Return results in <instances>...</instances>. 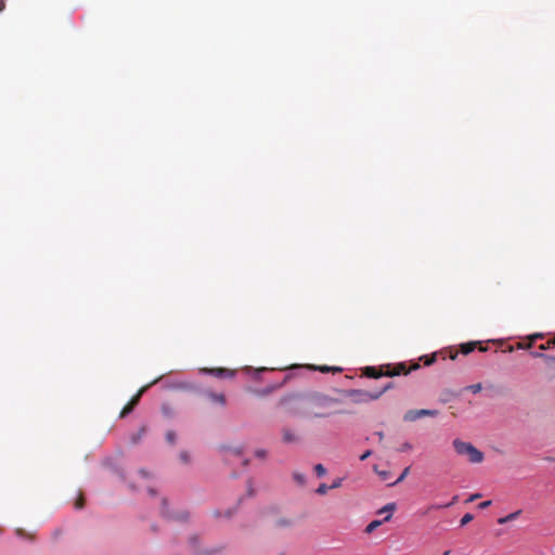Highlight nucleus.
Wrapping results in <instances>:
<instances>
[{
    "mask_svg": "<svg viewBox=\"0 0 555 555\" xmlns=\"http://www.w3.org/2000/svg\"><path fill=\"white\" fill-rule=\"evenodd\" d=\"M279 405L293 416L304 418L328 417L341 412V403L328 397H302L291 395L282 398Z\"/></svg>",
    "mask_w": 555,
    "mask_h": 555,
    "instance_id": "1",
    "label": "nucleus"
},
{
    "mask_svg": "<svg viewBox=\"0 0 555 555\" xmlns=\"http://www.w3.org/2000/svg\"><path fill=\"white\" fill-rule=\"evenodd\" d=\"M452 446L459 455L466 456L468 462L472 464H479L485 459L483 453L470 442L454 439Z\"/></svg>",
    "mask_w": 555,
    "mask_h": 555,
    "instance_id": "2",
    "label": "nucleus"
},
{
    "mask_svg": "<svg viewBox=\"0 0 555 555\" xmlns=\"http://www.w3.org/2000/svg\"><path fill=\"white\" fill-rule=\"evenodd\" d=\"M392 387L391 383L385 385L380 390L364 391V390H349V398L354 402H369L377 400L385 391Z\"/></svg>",
    "mask_w": 555,
    "mask_h": 555,
    "instance_id": "3",
    "label": "nucleus"
},
{
    "mask_svg": "<svg viewBox=\"0 0 555 555\" xmlns=\"http://www.w3.org/2000/svg\"><path fill=\"white\" fill-rule=\"evenodd\" d=\"M386 373L385 376L393 377L401 374H409L412 370H416L420 367L418 364H414L412 367H408L405 363H399L395 366H391L390 364L386 365Z\"/></svg>",
    "mask_w": 555,
    "mask_h": 555,
    "instance_id": "4",
    "label": "nucleus"
},
{
    "mask_svg": "<svg viewBox=\"0 0 555 555\" xmlns=\"http://www.w3.org/2000/svg\"><path fill=\"white\" fill-rule=\"evenodd\" d=\"M282 441L286 444L297 443L300 441L299 435L289 427H283L282 430Z\"/></svg>",
    "mask_w": 555,
    "mask_h": 555,
    "instance_id": "5",
    "label": "nucleus"
},
{
    "mask_svg": "<svg viewBox=\"0 0 555 555\" xmlns=\"http://www.w3.org/2000/svg\"><path fill=\"white\" fill-rule=\"evenodd\" d=\"M397 509V504L395 502L387 503L385 506L379 508L376 514L382 516L384 515L383 521L387 522L392 518L393 512Z\"/></svg>",
    "mask_w": 555,
    "mask_h": 555,
    "instance_id": "6",
    "label": "nucleus"
},
{
    "mask_svg": "<svg viewBox=\"0 0 555 555\" xmlns=\"http://www.w3.org/2000/svg\"><path fill=\"white\" fill-rule=\"evenodd\" d=\"M384 369H386V367L385 366H380V367L366 366L363 370V374L370 378H378V377L385 376L386 370H384Z\"/></svg>",
    "mask_w": 555,
    "mask_h": 555,
    "instance_id": "7",
    "label": "nucleus"
},
{
    "mask_svg": "<svg viewBox=\"0 0 555 555\" xmlns=\"http://www.w3.org/2000/svg\"><path fill=\"white\" fill-rule=\"evenodd\" d=\"M197 543H198L197 537H191L190 538L189 544H190V546L193 550V555H212V552H210V551H205V552L198 551L197 550Z\"/></svg>",
    "mask_w": 555,
    "mask_h": 555,
    "instance_id": "8",
    "label": "nucleus"
},
{
    "mask_svg": "<svg viewBox=\"0 0 555 555\" xmlns=\"http://www.w3.org/2000/svg\"><path fill=\"white\" fill-rule=\"evenodd\" d=\"M207 397L214 403H218L222 406L225 405V396L223 393L209 392L207 393Z\"/></svg>",
    "mask_w": 555,
    "mask_h": 555,
    "instance_id": "9",
    "label": "nucleus"
},
{
    "mask_svg": "<svg viewBox=\"0 0 555 555\" xmlns=\"http://www.w3.org/2000/svg\"><path fill=\"white\" fill-rule=\"evenodd\" d=\"M210 372L221 378H229L234 376V372L228 369H212Z\"/></svg>",
    "mask_w": 555,
    "mask_h": 555,
    "instance_id": "10",
    "label": "nucleus"
},
{
    "mask_svg": "<svg viewBox=\"0 0 555 555\" xmlns=\"http://www.w3.org/2000/svg\"><path fill=\"white\" fill-rule=\"evenodd\" d=\"M520 514H521V509H518V511H516V512H514V513H511V514H508V515H506V516H504V517L499 518V519H498V522H499L500 525L507 524V522H509V521H512V520H514V519L518 518Z\"/></svg>",
    "mask_w": 555,
    "mask_h": 555,
    "instance_id": "11",
    "label": "nucleus"
},
{
    "mask_svg": "<svg viewBox=\"0 0 555 555\" xmlns=\"http://www.w3.org/2000/svg\"><path fill=\"white\" fill-rule=\"evenodd\" d=\"M478 344L479 343H476V341H470V343L462 344L461 345V352L463 354H468V353H470L472 351H474L477 348Z\"/></svg>",
    "mask_w": 555,
    "mask_h": 555,
    "instance_id": "12",
    "label": "nucleus"
},
{
    "mask_svg": "<svg viewBox=\"0 0 555 555\" xmlns=\"http://www.w3.org/2000/svg\"><path fill=\"white\" fill-rule=\"evenodd\" d=\"M385 521H383L382 519H375V520H372L365 528V533L370 534L372 533L376 528H378L379 526H382Z\"/></svg>",
    "mask_w": 555,
    "mask_h": 555,
    "instance_id": "13",
    "label": "nucleus"
},
{
    "mask_svg": "<svg viewBox=\"0 0 555 555\" xmlns=\"http://www.w3.org/2000/svg\"><path fill=\"white\" fill-rule=\"evenodd\" d=\"M418 418H420L418 410H410L403 416V420L406 422H414Z\"/></svg>",
    "mask_w": 555,
    "mask_h": 555,
    "instance_id": "14",
    "label": "nucleus"
},
{
    "mask_svg": "<svg viewBox=\"0 0 555 555\" xmlns=\"http://www.w3.org/2000/svg\"><path fill=\"white\" fill-rule=\"evenodd\" d=\"M293 479L299 486H305L306 481H307L306 476L302 473H299V472H294L293 473Z\"/></svg>",
    "mask_w": 555,
    "mask_h": 555,
    "instance_id": "15",
    "label": "nucleus"
},
{
    "mask_svg": "<svg viewBox=\"0 0 555 555\" xmlns=\"http://www.w3.org/2000/svg\"><path fill=\"white\" fill-rule=\"evenodd\" d=\"M457 499H459V495H454L450 503H447L444 505H441V504L431 505V506L428 507V511L450 507V506H452L453 504L456 503Z\"/></svg>",
    "mask_w": 555,
    "mask_h": 555,
    "instance_id": "16",
    "label": "nucleus"
},
{
    "mask_svg": "<svg viewBox=\"0 0 555 555\" xmlns=\"http://www.w3.org/2000/svg\"><path fill=\"white\" fill-rule=\"evenodd\" d=\"M409 473H410V467H405L403 469L402 474L395 481L388 482V486H395V485L403 481L405 479V477L409 475Z\"/></svg>",
    "mask_w": 555,
    "mask_h": 555,
    "instance_id": "17",
    "label": "nucleus"
},
{
    "mask_svg": "<svg viewBox=\"0 0 555 555\" xmlns=\"http://www.w3.org/2000/svg\"><path fill=\"white\" fill-rule=\"evenodd\" d=\"M374 470L379 476L380 480L388 481L391 473L389 470H379L377 466L374 467Z\"/></svg>",
    "mask_w": 555,
    "mask_h": 555,
    "instance_id": "18",
    "label": "nucleus"
},
{
    "mask_svg": "<svg viewBox=\"0 0 555 555\" xmlns=\"http://www.w3.org/2000/svg\"><path fill=\"white\" fill-rule=\"evenodd\" d=\"M313 470L318 477H323L327 473L326 468L322 464L314 465Z\"/></svg>",
    "mask_w": 555,
    "mask_h": 555,
    "instance_id": "19",
    "label": "nucleus"
},
{
    "mask_svg": "<svg viewBox=\"0 0 555 555\" xmlns=\"http://www.w3.org/2000/svg\"><path fill=\"white\" fill-rule=\"evenodd\" d=\"M319 371H321L322 373H327V372H343V369L341 367H338V366H319L318 367Z\"/></svg>",
    "mask_w": 555,
    "mask_h": 555,
    "instance_id": "20",
    "label": "nucleus"
},
{
    "mask_svg": "<svg viewBox=\"0 0 555 555\" xmlns=\"http://www.w3.org/2000/svg\"><path fill=\"white\" fill-rule=\"evenodd\" d=\"M437 414H438V411H436V410H427V409L418 410L420 418L423 416H436Z\"/></svg>",
    "mask_w": 555,
    "mask_h": 555,
    "instance_id": "21",
    "label": "nucleus"
},
{
    "mask_svg": "<svg viewBox=\"0 0 555 555\" xmlns=\"http://www.w3.org/2000/svg\"><path fill=\"white\" fill-rule=\"evenodd\" d=\"M145 388H146V387L141 388V389L137 392V395H134V396L132 397V399H131L129 402H130V403H132V404H134V405H137V404L139 403V401H140V398H141L142 393L144 392Z\"/></svg>",
    "mask_w": 555,
    "mask_h": 555,
    "instance_id": "22",
    "label": "nucleus"
},
{
    "mask_svg": "<svg viewBox=\"0 0 555 555\" xmlns=\"http://www.w3.org/2000/svg\"><path fill=\"white\" fill-rule=\"evenodd\" d=\"M328 490H331L328 485H326V483H321V485L317 488L315 492H317L318 494H320V495H324V494H326V493H327V491H328Z\"/></svg>",
    "mask_w": 555,
    "mask_h": 555,
    "instance_id": "23",
    "label": "nucleus"
},
{
    "mask_svg": "<svg viewBox=\"0 0 555 555\" xmlns=\"http://www.w3.org/2000/svg\"><path fill=\"white\" fill-rule=\"evenodd\" d=\"M555 346V337L553 339H548L545 344L540 345V350H546Z\"/></svg>",
    "mask_w": 555,
    "mask_h": 555,
    "instance_id": "24",
    "label": "nucleus"
},
{
    "mask_svg": "<svg viewBox=\"0 0 555 555\" xmlns=\"http://www.w3.org/2000/svg\"><path fill=\"white\" fill-rule=\"evenodd\" d=\"M292 525V521L286 518H281L275 521L276 527H288Z\"/></svg>",
    "mask_w": 555,
    "mask_h": 555,
    "instance_id": "25",
    "label": "nucleus"
},
{
    "mask_svg": "<svg viewBox=\"0 0 555 555\" xmlns=\"http://www.w3.org/2000/svg\"><path fill=\"white\" fill-rule=\"evenodd\" d=\"M166 440L168 443L173 444L176 442V433L172 430L167 431Z\"/></svg>",
    "mask_w": 555,
    "mask_h": 555,
    "instance_id": "26",
    "label": "nucleus"
},
{
    "mask_svg": "<svg viewBox=\"0 0 555 555\" xmlns=\"http://www.w3.org/2000/svg\"><path fill=\"white\" fill-rule=\"evenodd\" d=\"M474 519V516L469 513L465 514L462 518H461V526H465L467 525L468 522H470L472 520Z\"/></svg>",
    "mask_w": 555,
    "mask_h": 555,
    "instance_id": "27",
    "label": "nucleus"
},
{
    "mask_svg": "<svg viewBox=\"0 0 555 555\" xmlns=\"http://www.w3.org/2000/svg\"><path fill=\"white\" fill-rule=\"evenodd\" d=\"M85 506V499L82 496V493H79V496L77 498L76 502H75V507L77 509H80Z\"/></svg>",
    "mask_w": 555,
    "mask_h": 555,
    "instance_id": "28",
    "label": "nucleus"
},
{
    "mask_svg": "<svg viewBox=\"0 0 555 555\" xmlns=\"http://www.w3.org/2000/svg\"><path fill=\"white\" fill-rule=\"evenodd\" d=\"M343 481H344V478H337L333 481L332 485H330V489H337L339 487H341L343 485Z\"/></svg>",
    "mask_w": 555,
    "mask_h": 555,
    "instance_id": "29",
    "label": "nucleus"
},
{
    "mask_svg": "<svg viewBox=\"0 0 555 555\" xmlns=\"http://www.w3.org/2000/svg\"><path fill=\"white\" fill-rule=\"evenodd\" d=\"M255 455L259 459H264L267 456V451L263 449H258L255 451Z\"/></svg>",
    "mask_w": 555,
    "mask_h": 555,
    "instance_id": "30",
    "label": "nucleus"
},
{
    "mask_svg": "<svg viewBox=\"0 0 555 555\" xmlns=\"http://www.w3.org/2000/svg\"><path fill=\"white\" fill-rule=\"evenodd\" d=\"M482 386L481 384H474L472 386H469V390L474 393H477L481 390Z\"/></svg>",
    "mask_w": 555,
    "mask_h": 555,
    "instance_id": "31",
    "label": "nucleus"
},
{
    "mask_svg": "<svg viewBox=\"0 0 555 555\" xmlns=\"http://www.w3.org/2000/svg\"><path fill=\"white\" fill-rule=\"evenodd\" d=\"M412 449V444L409 443V442H405L401 446V448L399 449L400 452H406V451H410Z\"/></svg>",
    "mask_w": 555,
    "mask_h": 555,
    "instance_id": "32",
    "label": "nucleus"
},
{
    "mask_svg": "<svg viewBox=\"0 0 555 555\" xmlns=\"http://www.w3.org/2000/svg\"><path fill=\"white\" fill-rule=\"evenodd\" d=\"M130 412H132V410H131V409H129V408H128V405L126 404V405L124 406V409L121 410V412H120V415H119V416H120V417H125V416H126V415H128Z\"/></svg>",
    "mask_w": 555,
    "mask_h": 555,
    "instance_id": "33",
    "label": "nucleus"
},
{
    "mask_svg": "<svg viewBox=\"0 0 555 555\" xmlns=\"http://www.w3.org/2000/svg\"><path fill=\"white\" fill-rule=\"evenodd\" d=\"M480 496H481L480 493H474V494L469 495V498L466 500V502H474L477 499H479Z\"/></svg>",
    "mask_w": 555,
    "mask_h": 555,
    "instance_id": "34",
    "label": "nucleus"
},
{
    "mask_svg": "<svg viewBox=\"0 0 555 555\" xmlns=\"http://www.w3.org/2000/svg\"><path fill=\"white\" fill-rule=\"evenodd\" d=\"M491 504H492V502H491V501H483V502H481V503L478 505V507H479V508H481V509H485V508L489 507Z\"/></svg>",
    "mask_w": 555,
    "mask_h": 555,
    "instance_id": "35",
    "label": "nucleus"
},
{
    "mask_svg": "<svg viewBox=\"0 0 555 555\" xmlns=\"http://www.w3.org/2000/svg\"><path fill=\"white\" fill-rule=\"evenodd\" d=\"M180 459H181V461H182V462L188 463V462H189V455H188V453H186L185 451H182V452L180 453Z\"/></svg>",
    "mask_w": 555,
    "mask_h": 555,
    "instance_id": "36",
    "label": "nucleus"
},
{
    "mask_svg": "<svg viewBox=\"0 0 555 555\" xmlns=\"http://www.w3.org/2000/svg\"><path fill=\"white\" fill-rule=\"evenodd\" d=\"M436 360V354H433L430 358H427L426 361H425V365H430L435 362Z\"/></svg>",
    "mask_w": 555,
    "mask_h": 555,
    "instance_id": "37",
    "label": "nucleus"
},
{
    "mask_svg": "<svg viewBox=\"0 0 555 555\" xmlns=\"http://www.w3.org/2000/svg\"><path fill=\"white\" fill-rule=\"evenodd\" d=\"M517 347H518L519 349H526V348H530V347H531V344L525 345V344H522V343H519V344L517 345Z\"/></svg>",
    "mask_w": 555,
    "mask_h": 555,
    "instance_id": "38",
    "label": "nucleus"
},
{
    "mask_svg": "<svg viewBox=\"0 0 555 555\" xmlns=\"http://www.w3.org/2000/svg\"><path fill=\"white\" fill-rule=\"evenodd\" d=\"M370 454H371V452H370V451H366L365 453H363V454L360 456V460H361V461L365 460Z\"/></svg>",
    "mask_w": 555,
    "mask_h": 555,
    "instance_id": "39",
    "label": "nucleus"
},
{
    "mask_svg": "<svg viewBox=\"0 0 555 555\" xmlns=\"http://www.w3.org/2000/svg\"><path fill=\"white\" fill-rule=\"evenodd\" d=\"M248 493L251 495L253 494V489H251V485L250 482L248 483Z\"/></svg>",
    "mask_w": 555,
    "mask_h": 555,
    "instance_id": "40",
    "label": "nucleus"
},
{
    "mask_svg": "<svg viewBox=\"0 0 555 555\" xmlns=\"http://www.w3.org/2000/svg\"><path fill=\"white\" fill-rule=\"evenodd\" d=\"M4 8V0H0V11Z\"/></svg>",
    "mask_w": 555,
    "mask_h": 555,
    "instance_id": "41",
    "label": "nucleus"
},
{
    "mask_svg": "<svg viewBox=\"0 0 555 555\" xmlns=\"http://www.w3.org/2000/svg\"><path fill=\"white\" fill-rule=\"evenodd\" d=\"M127 405H128V408H129V409H131V410H133V409H134V406H135L134 404H132V403H130V402H128V403H127Z\"/></svg>",
    "mask_w": 555,
    "mask_h": 555,
    "instance_id": "42",
    "label": "nucleus"
},
{
    "mask_svg": "<svg viewBox=\"0 0 555 555\" xmlns=\"http://www.w3.org/2000/svg\"><path fill=\"white\" fill-rule=\"evenodd\" d=\"M144 433H145V428H144V427H142V428H141V430H140L139 437H140L141 435H144Z\"/></svg>",
    "mask_w": 555,
    "mask_h": 555,
    "instance_id": "43",
    "label": "nucleus"
},
{
    "mask_svg": "<svg viewBox=\"0 0 555 555\" xmlns=\"http://www.w3.org/2000/svg\"><path fill=\"white\" fill-rule=\"evenodd\" d=\"M140 474H141L142 476H144V477H146V476H147V473H146L145 470H140Z\"/></svg>",
    "mask_w": 555,
    "mask_h": 555,
    "instance_id": "44",
    "label": "nucleus"
},
{
    "mask_svg": "<svg viewBox=\"0 0 555 555\" xmlns=\"http://www.w3.org/2000/svg\"><path fill=\"white\" fill-rule=\"evenodd\" d=\"M479 350H480V351H486V350H487V347H483V346H481V345H480V346H479Z\"/></svg>",
    "mask_w": 555,
    "mask_h": 555,
    "instance_id": "45",
    "label": "nucleus"
},
{
    "mask_svg": "<svg viewBox=\"0 0 555 555\" xmlns=\"http://www.w3.org/2000/svg\"><path fill=\"white\" fill-rule=\"evenodd\" d=\"M534 357H542L541 353H539V351H535V353H533Z\"/></svg>",
    "mask_w": 555,
    "mask_h": 555,
    "instance_id": "46",
    "label": "nucleus"
},
{
    "mask_svg": "<svg viewBox=\"0 0 555 555\" xmlns=\"http://www.w3.org/2000/svg\"><path fill=\"white\" fill-rule=\"evenodd\" d=\"M451 552L450 551H446L442 555H450Z\"/></svg>",
    "mask_w": 555,
    "mask_h": 555,
    "instance_id": "47",
    "label": "nucleus"
},
{
    "mask_svg": "<svg viewBox=\"0 0 555 555\" xmlns=\"http://www.w3.org/2000/svg\"><path fill=\"white\" fill-rule=\"evenodd\" d=\"M456 358V353L451 354V359L454 360Z\"/></svg>",
    "mask_w": 555,
    "mask_h": 555,
    "instance_id": "48",
    "label": "nucleus"
},
{
    "mask_svg": "<svg viewBox=\"0 0 555 555\" xmlns=\"http://www.w3.org/2000/svg\"><path fill=\"white\" fill-rule=\"evenodd\" d=\"M547 461L555 462V457H548Z\"/></svg>",
    "mask_w": 555,
    "mask_h": 555,
    "instance_id": "49",
    "label": "nucleus"
},
{
    "mask_svg": "<svg viewBox=\"0 0 555 555\" xmlns=\"http://www.w3.org/2000/svg\"><path fill=\"white\" fill-rule=\"evenodd\" d=\"M269 392H270V390H264L262 393L268 395Z\"/></svg>",
    "mask_w": 555,
    "mask_h": 555,
    "instance_id": "50",
    "label": "nucleus"
},
{
    "mask_svg": "<svg viewBox=\"0 0 555 555\" xmlns=\"http://www.w3.org/2000/svg\"><path fill=\"white\" fill-rule=\"evenodd\" d=\"M378 437L382 439L383 438V433H378Z\"/></svg>",
    "mask_w": 555,
    "mask_h": 555,
    "instance_id": "51",
    "label": "nucleus"
}]
</instances>
